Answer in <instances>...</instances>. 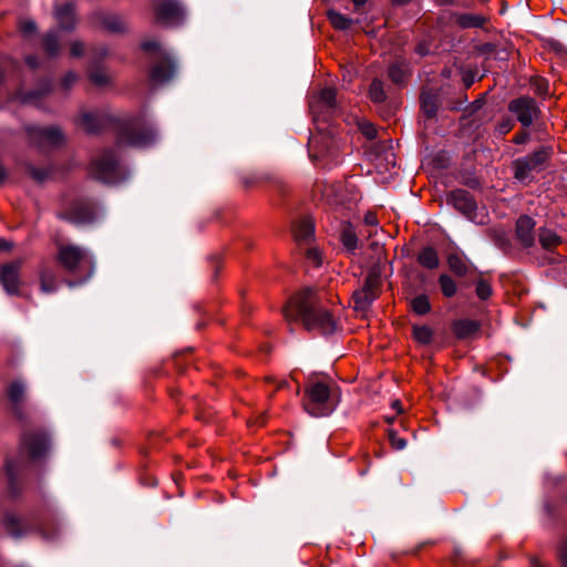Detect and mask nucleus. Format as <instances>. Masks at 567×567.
<instances>
[{"mask_svg":"<svg viewBox=\"0 0 567 567\" xmlns=\"http://www.w3.org/2000/svg\"><path fill=\"white\" fill-rule=\"evenodd\" d=\"M3 525L7 532L13 537H22L31 529L30 522L27 518L20 517L11 512L4 514Z\"/></svg>","mask_w":567,"mask_h":567,"instance_id":"nucleus-20","label":"nucleus"},{"mask_svg":"<svg viewBox=\"0 0 567 567\" xmlns=\"http://www.w3.org/2000/svg\"><path fill=\"white\" fill-rule=\"evenodd\" d=\"M389 439H390L392 447L395 450L400 451L406 446V440L398 436L394 432H390Z\"/></svg>","mask_w":567,"mask_h":567,"instance_id":"nucleus-44","label":"nucleus"},{"mask_svg":"<svg viewBox=\"0 0 567 567\" xmlns=\"http://www.w3.org/2000/svg\"><path fill=\"white\" fill-rule=\"evenodd\" d=\"M412 311L419 316H424L431 311L430 299L426 295L421 293L415 296L410 301Z\"/></svg>","mask_w":567,"mask_h":567,"instance_id":"nucleus-29","label":"nucleus"},{"mask_svg":"<svg viewBox=\"0 0 567 567\" xmlns=\"http://www.w3.org/2000/svg\"><path fill=\"white\" fill-rule=\"evenodd\" d=\"M449 203L463 214L470 221L483 225L485 223V215L477 212V205L473 196L464 189H454L449 195Z\"/></svg>","mask_w":567,"mask_h":567,"instance_id":"nucleus-11","label":"nucleus"},{"mask_svg":"<svg viewBox=\"0 0 567 567\" xmlns=\"http://www.w3.org/2000/svg\"><path fill=\"white\" fill-rule=\"evenodd\" d=\"M84 52V47L81 42H73L71 45V54L73 56H81Z\"/></svg>","mask_w":567,"mask_h":567,"instance_id":"nucleus-48","label":"nucleus"},{"mask_svg":"<svg viewBox=\"0 0 567 567\" xmlns=\"http://www.w3.org/2000/svg\"><path fill=\"white\" fill-rule=\"evenodd\" d=\"M315 235V226L310 219H302L293 226V236L298 244H309Z\"/></svg>","mask_w":567,"mask_h":567,"instance_id":"nucleus-22","label":"nucleus"},{"mask_svg":"<svg viewBox=\"0 0 567 567\" xmlns=\"http://www.w3.org/2000/svg\"><path fill=\"white\" fill-rule=\"evenodd\" d=\"M369 97L375 104L385 102L386 93L384 90V83L381 80L374 79L371 82L369 87Z\"/></svg>","mask_w":567,"mask_h":567,"instance_id":"nucleus-30","label":"nucleus"},{"mask_svg":"<svg viewBox=\"0 0 567 567\" xmlns=\"http://www.w3.org/2000/svg\"><path fill=\"white\" fill-rule=\"evenodd\" d=\"M111 75L102 69H94L90 72V80L97 86H105L111 83Z\"/></svg>","mask_w":567,"mask_h":567,"instance_id":"nucleus-39","label":"nucleus"},{"mask_svg":"<svg viewBox=\"0 0 567 567\" xmlns=\"http://www.w3.org/2000/svg\"><path fill=\"white\" fill-rule=\"evenodd\" d=\"M475 291H476L477 297L481 300L488 299L493 293V289H492L489 282L484 279L477 280Z\"/></svg>","mask_w":567,"mask_h":567,"instance_id":"nucleus-42","label":"nucleus"},{"mask_svg":"<svg viewBox=\"0 0 567 567\" xmlns=\"http://www.w3.org/2000/svg\"><path fill=\"white\" fill-rule=\"evenodd\" d=\"M415 52L421 56L427 55L430 53V47L425 42H420L415 48Z\"/></svg>","mask_w":567,"mask_h":567,"instance_id":"nucleus-50","label":"nucleus"},{"mask_svg":"<svg viewBox=\"0 0 567 567\" xmlns=\"http://www.w3.org/2000/svg\"><path fill=\"white\" fill-rule=\"evenodd\" d=\"M478 329V323L471 319H461L455 321L453 324L454 333L460 339H465L475 334Z\"/></svg>","mask_w":567,"mask_h":567,"instance_id":"nucleus-25","label":"nucleus"},{"mask_svg":"<svg viewBox=\"0 0 567 567\" xmlns=\"http://www.w3.org/2000/svg\"><path fill=\"white\" fill-rule=\"evenodd\" d=\"M410 75V68L405 61L399 60L389 66V78L398 85H404Z\"/></svg>","mask_w":567,"mask_h":567,"instance_id":"nucleus-23","label":"nucleus"},{"mask_svg":"<svg viewBox=\"0 0 567 567\" xmlns=\"http://www.w3.org/2000/svg\"><path fill=\"white\" fill-rule=\"evenodd\" d=\"M450 270L456 276L463 277L467 274L468 267L465 260L457 254H452L447 258Z\"/></svg>","mask_w":567,"mask_h":567,"instance_id":"nucleus-32","label":"nucleus"},{"mask_svg":"<svg viewBox=\"0 0 567 567\" xmlns=\"http://www.w3.org/2000/svg\"><path fill=\"white\" fill-rule=\"evenodd\" d=\"M32 142L40 146H58L63 142V135L56 127H32L29 131Z\"/></svg>","mask_w":567,"mask_h":567,"instance_id":"nucleus-15","label":"nucleus"},{"mask_svg":"<svg viewBox=\"0 0 567 567\" xmlns=\"http://www.w3.org/2000/svg\"><path fill=\"white\" fill-rule=\"evenodd\" d=\"M142 47L145 50H153V49H156L158 47V44L155 41H145V42H143Z\"/></svg>","mask_w":567,"mask_h":567,"instance_id":"nucleus-52","label":"nucleus"},{"mask_svg":"<svg viewBox=\"0 0 567 567\" xmlns=\"http://www.w3.org/2000/svg\"><path fill=\"white\" fill-rule=\"evenodd\" d=\"M538 239L542 247L546 250H550L561 243L560 237L554 230L548 228L539 229Z\"/></svg>","mask_w":567,"mask_h":567,"instance_id":"nucleus-28","label":"nucleus"},{"mask_svg":"<svg viewBox=\"0 0 567 567\" xmlns=\"http://www.w3.org/2000/svg\"><path fill=\"white\" fill-rule=\"evenodd\" d=\"M284 313L288 321H301L307 330H317L324 336L339 328L336 315L322 306L321 297L309 287L290 298Z\"/></svg>","mask_w":567,"mask_h":567,"instance_id":"nucleus-2","label":"nucleus"},{"mask_svg":"<svg viewBox=\"0 0 567 567\" xmlns=\"http://www.w3.org/2000/svg\"><path fill=\"white\" fill-rule=\"evenodd\" d=\"M58 262L69 272L82 275L85 279L94 272V260L89 252L76 245H59Z\"/></svg>","mask_w":567,"mask_h":567,"instance_id":"nucleus-4","label":"nucleus"},{"mask_svg":"<svg viewBox=\"0 0 567 567\" xmlns=\"http://www.w3.org/2000/svg\"><path fill=\"white\" fill-rule=\"evenodd\" d=\"M151 6L156 21L164 25L175 27L185 19V9L178 0H151Z\"/></svg>","mask_w":567,"mask_h":567,"instance_id":"nucleus-8","label":"nucleus"},{"mask_svg":"<svg viewBox=\"0 0 567 567\" xmlns=\"http://www.w3.org/2000/svg\"><path fill=\"white\" fill-rule=\"evenodd\" d=\"M409 1L410 0H393V2L396 3V4H403V3H406Z\"/></svg>","mask_w":567,"mask_h":567,"instance_id":"nucleus-62","label":"nucleus"},{"mask_svg":"<svg viewBox=\"0 0 567 567\" xmlns=\"http://www.w3.org/2000/svg\"><path fill=\"white\" fill-rule=\"evenodd\" d=\"M288 385V382L287 381H280L278 384H277V390L279 389H282L284 386Z\"/></svg>","mask_w":567,"mask_h":567,"instance_id":"nucleus-60","label":"nucleus"},{"mask_svg":"<svg viewBox=\"0 0 567 567\" xmlns=\"http://www.w3.org/2000/svg\"><path fill=\"white\" fill-rule=\"evenodd\" d=\"M367 1H368V0H352L353 4H354L355 7H358V8H359V7H362L363 4H365V3H367Z\"/></svg>","mask_w":567,"mask_h":567,"instance_id":"nucleus-58","label":"nucleus"},{"mask_svg":"<svg viewBox=\"0 0 567 567\" xmlns=\"http://www.w3.org/2000/svg\"><path fill=\"white\" fill-rule=\"evenodd\" d=\"M21 261H14L2 266L0 274V281L10 295H16L19 291V271Z\"/></svg>","mask_w":567,"mask_h":567,"instance_id":"nucleus-18","label":"nucleus"},{"mask_svg":"<svg viewBox=\"0 0 567 567\" xmlns=\"http://www.w3.org/2000/svg\"><path fill=\"white\" fill-rule=\"evenodd\" d=\"M19 468H20V462L19 461H17V460H7V462H6V473H7V477H8V485H9L10 492L13 495L17 494L16 482H17V474H18V470Z\"/></svg>","mask_w":567,"mask_h":567,"instance_id":"nucleus-31","label":"nucleus"},{"mask_svg":"<svg viewBox=\"0 0 567 567\" xmlns=\"http://www.w3.org/2000/svg\"><path fill=\"white\" fill-rule=\"evenodd\" d=\"M524 141H525V136H516L515 137V142L518 143V144L523 143Z\"/></svg>","mask_w":567,"mask_h":567,"instance_id":"nucleus-61","label":"nucleus"},{"mask_svg":"<svg viewBox=\"0 0 567 567\" xmlns=\"http://www.w3.org/2000/svg\"><path fill=\"white\" fill-rule=\"evenodd\" d=\"M421 109L427 117H433L436 114L439 106V96L432 91H423L420 96Z\"/></svg>","mask_w":567,"mask_h":567,"instance_id":"nucleus-26","label":"nucleus"},{"mask_svg":"<svg viewBox=\"0 0 567 567\" xmlns=\"http://www.w3.org/2000/svg\"><path fill=\"white\" fill-rule=\"evenodd\" d=\"M91 175L109 184L121 181L123 174L115 152L105 150L94 158L91 164Z\"/></svg>","mask_w":567,"mask_h":567,"instance_id":"nucleus-5","label":"nucleus"},{"mask_svg":"<svg viewBox=\"0 0 567 567\" xmlns=\"http://www.w3.org/2000/svg\"><path fill=\"white\" fill-rule=\"evenodd\" d=\"M439 285L443 296L446 298L453 297L457 291L456 282L446 274H442L439 277Z\"/></svg>","mask_w":567,"mask_h":567,"instance_id":"nucleus-34","label":"nucleus"},{"mask_svg":"<svg viewBox=\"0 0 567 567\" xmlns=\"http://www.w3.org/2000/svg\"><path fill=\"white\" fill-rule=\"evenodd\" d=\"M176 73V64L168 56L165 55L158 63H156L152 71L151 78L156 83H165L169 81Z\"/></svg>","mask_w":567,"mask_h":567,"instance_id":"nucleus-21","label":"nucleus"},{"mask_svg":"<svg viewBox=\"0 0 567 567\" xmlns=\"http://www.w3.org/2000/svg\"><path fill=\"white\" fill-rule=\"evenodd\" d=\"M359 128L368 140H373L377 137V128L372 123L363 121L359 123Z\"/></svg>","mask_w":567,"mask_h":567,"instance_id":"nucleus-43","label":"nucleus"},{"mask_svg":"<svg viewBox=\"0 0 567 567\" xmlns=\"http://www.w3.org/2000/svg\"><path fill=\"white\" fill-rule=\"evenodd\" d=\"M55 18L60 28L72 30L75 24L74 9L72 4L66 3L61 8H56Z\"/></svg>","mask_w":567,"mask_h":567,"instance_id":"nucleus-24","label":"nucleus"},{"mask_svg":"<svg viewBox=\"0 0 567 567\" xmlns=\"http://www.w3.org/2000/svg\"><path fill=\"white\" fill-rule=\"evenodd\" d=\"M109 120V115L102 111H83L78 124L89 133H97L107 124Z\"/></svg>","mask_w":567,"mask_h":567,"instance_id":"nucleus-16","label":"nucleus"},{"mask_svg":"<svg viewBox=\"0 0 567 567\" xmlns=\"http://www.w3.org/2000/svg\"><path fill=\"white\" fill-rule=\"evenodd\" d=\"M364 223L367 225H370V226H375L378 224V219H377V216L372 213H368L365 216H364Z\"/></svg>","mask_w":567,"mask_h":567,"instance_id":"nucleus-51","label":"nucleus"},{"mask_svg":"<svg viewBox=\"0 0 567 567\" xmlns=\"http://www.w3.org/2000/svg\"><path fill=\"white\" fill-rule=\"evenodd\" d=\"M61 217L76 225H85L95 219V210L90 203H79Z\"/></svg>","mask_w":567,"mask_h":567,"instance_id":"nucleus-17","label":"nucleus"},{"mask_svg":"<svg viewBox=\"0 0 567 567\" xmlns=\"http://www.w3.org/2000/svg\"><path fill=\"white\" fill-rule=\"evenodd\" d=\"M257 423H258L259 425H261V424L264 423V420H262V419H260V420H258V421H257Z\"/></svg>","mask_w":567,"mask_h":567,"instance_id":"nucleus-64","label":"nucleus"},{"mask_svg":"<svg viewBox=\"0 0 567 567\" xmlns=\"http://www.w3.org/2000/svg\"><path fill=\"white\" fill-rule=\"evenodd\" d=\"M545 91H546V83H545V82H542V85H538V86H537V92H538L539 94H542V93H543V92H545Z\"/></svg>","mask_w":567,"mask_h":567,"instance_id":"nucleus-59","label":"nucleus"},{"mask_svg":"<svg viewBox=\"0 0 567 567\" xmlns=\"http://www.w3.org/2000/svg\"><path fill=\"white\" fill-rule=\"evenodd\" d=\"M392 406L393 409H395L399 413L402 412V408H401V402L399 400H395L393 403H392Z\"/></svg>","mask_w":567,"mask_h":567,"instance_id":"nucleus-55","label":"nucleus"},{"mask_svg":"<svg viewBox=\"0 0 567 567\" xmlns=\"http://www.w3.org/2000/svg\"><path fill=\"white\" fill-rule=\"evenodd\" d=\"M379 279L375 276H368L362 289L353 293L355 309L365 310L377 298Z\"/></svg>","mask_w":567,"mask_h":567,"instance_id":"nucleus-14","label":"nucleus"},{"mask_svg":"<svg viewBox=\"0 0 567 567\" xmlns=\"http://www.w3.org/2000/svg\"><path fill=\"white\" fill-rule=\"evenodd\" d=\"M558 557L561 567H567V537L561 542L559 546Z\"/></svg>","mask_w":567,"mask_h":567,"instance_id":"nucleus-45","label":"nucleus"},{"mask_svg":"<svg viewBox=\"0 0 567 567\" xmlns=\"http://www.w3.org/2000/svg\"><path fill=\"white\" fill-rule=\"evenodd\" d=\"M339 400L332 388L322 381H310L306 388L303 409L311 416L321 417L330 415L337 408Z\"/></svg>","mask_w":567,"mask_h":567,"instance_id":"nucleus-3","label":"nucleus"},{"mask_svg":"<svg viewBox=\"0 0 567 567\" xmlns=\"http://www.w3.org/2000/svg\"><path fill=\"white\" fill-rule=\"evenodd\" d=\"M336 95L334 89L324 87L309 103L317 128V133L311 134L308 143L312 161L326 157L334 159L339 152L340 141L336 137L334 130L328 125L329 118L338 111Z\"/></svg>","mask_w":567,"mask_h":567,"instance_id":"nucleus-1","label":"nucleus"},{"mask_svg":"<svg viewBox=\"0 0 567 567\" xmlns=\"http://www.w3.org/2000/svg\"><path fill=\"white\" fill-rule=\"evenodd\" d=\"M340 240L344 248H347L349 251H352L357 248L358 238L351 226L343 227L340 234Z\"/></svg>","mask_w":567,"mask_h":567,"instance_id":"nucleus-35","label":"nucleus"},{"mask_svg":"<svg viewBox=\"0 0 567 567\" xmlns=\"http://www.w3.org/2000/svg\"><path fill=\"white\" fill-rule=\"evenodd\" d=\"M78 80V76L75 73H72V72H69L65 74V76L63 78V81H62V84L65 86V87H70L75 81Z\"/></svg>","mask_w":567,"mask_h":567,"instance_id":"nucleus-49","label":"nucleus"},{"mask_svg":"<svg viewBox=\"0 0 567 567\" xmlns=\"http://www.w3.org/2000/svg\"><path fill=\"white\" fill-rule=\"evenodd\" d=\"M509 130H511V126H509V124H507V123H506V124H502V125L499 126V132H501V133H507Z\"/></svg>","mask_w":567,"mask_h":567,"instance_id":"nucleus-56","label":"nucleus"},{"mask_svg":"<svg viewBox=\"0 0 567 567\" xmlns=\"http://www.w3.org/2000/svg\"><path fill=\"white\" fill-rule=\"evenodd\" d=\"M103 24L106 30L114 33L123 32L126 29L124 20L117 16H107L104 19Z\"/></svg>","mask_w":567,"mask_h":567,"instance_id":"nucleus-38","label":"nucleus"},{"mask_svg":"<svg viewBox=\"0 0 567 567\" xmlns=\"http://www.w3.org/2000/svg\"><path fill=\"white\" fill-rule=\"evenodd\" d=\"M536 223L535 220L527 216L523 215L520 216L516 221V237L520 245L525 248H529L534 246L535 243V236H534V229H535Z\"/></svg>","mask_w":567,"mask_h":567,"instance_id":"nucleus-19","label":"nucleus"},{"mask_svg":"<svg viewBox=\"0 0 567 567\" xmlns=\"http://www.w3.org/2000/svg\"><path fill=\"white\" fill-rule=\"evenodd\" d=\"M550 156L549 147H540L530 155L517 158L514 162V176L519 182L530 181L534 172H540Z\"/></svg>","mask_w":567,"mask_h":567,"instance_id":"nucleus-7","label":"nucleus"},{"mask_svg":"<svg viewBox=\"0 0 567 567\" xmlns=\"http://www.w3.org/2000/svg\"><path fill=\"white\" fill-rule=\"evenodd\" d=\"M55 276L51 271H43L41 274V290L49 293L55 291Z\"/></svg>","mask_w":567,"mask_h":567,"instance_id":"nucleus-41","label":"nucleus"},{"mask_svg":"<svg viewBox=\"0 0 567 567\" xmlns=\"http://www.w3.org/2000/svg\"><path fill=\"white\" fill-rule=\"evenodd\" d=\"M328 18L331 24L339 30H347L352 24V20L350 18L337 11H329Z\"/></svg>","mask_w":567,"mask_h":567,"instance_id":"nucleus-36","label":"nucleus"},{"mask_svg":"<svg viewBox=\"0 0 567 567\" xmlns=\"http://www.w3.org/2000/svg\"><path fill=\"white\" fill-rule=\"evenodd\" d=\"M417 261L421 266L427 269H435L439 266V256L436 250L433 247L423 248L419 256Z\"/></svg>","mask_w":567,"mask_h":567,"instance_id":"nucleus-27","label":"nucleus"},{"mask_svg":"<svg viewBox=\"0 0 567 567\" xmlns=\"http://www.w3.org/2000/svg\"><path fill=\"white\" fill-rule=\"evenodd\" d=\"M20 30L24 33V34H31L33 32H35L37 30V27H35V23L31 20H25V21H22L20 23Z\"/></svg>","mask_w":567,"mask_h":567,"instance_id":"nucleus-47","label":"nucleus"},{"mask_svg":"<svg viewBox=\"0 0 567 567\" xmlns=\"http://www.w3.org/2000/svg\"><path fill=\"white\" fill-rule=\"evenodd\" d=\"M413 336L417 342L427 344L432 340V330L427 326L414 327Z\"/></svg>","mask_w":567,"mask_h":567,"instance_id":"nucleus-40","label":"nucleus"},{"mask_svg":"<svg viewBox=\"0 0 567 567\" xmlns=\"http://www.w3.org/2000/svg\"><path fill=\"white\" fill-rule=\"evenodd\" d=\"M157 138L156 132L151 127H140L135 124L126 125L118 134V146L146 147Z\"/></svg>","mask_w":567,"mask_h":567,"instance_id":"nucleus-9","label":"nucleus"},{"mask_svg":"<svg viewBox=\"0 0 567 567\" xmlns=\"http://www.w3.org/2000/svg\"><path fill=\"white\" fill-rule=\"evenodd\" d=\"M307 258L313 262L315 266H319L321 264V255L319 249L317 248H308L307 249Z\"/></svg>","mask_w":567,"mask_h":567,"instance_id":"nucleus-46","label":"nucleus"},{"mask_svg":"<svg viewBox=\"0 0 567 567\" xmlns=\"http://www.w3.org/2000/svg\"><path fill=\"white\" fill-rule=\"evenodd\" d=\"M323 197L327 199L329 205L344 209H351L360 199L359 193L350 183H347L346 185L333 184L326 186Z\"/></svg>","mask_w":567,"mask_h":567,"instance_id":"nucleus-10","label":"nucleus"},{"mask_svg":"<svg viewBox=\"0 0 567 567\" xmlns=\"http://www.w3.org/2000/svg\"><path fill=\"white\" fill-rule=\"evenodd\" d=\"M43 44H44V49H45L47 53L50 56L56 55L59 52V49H60L56 32L52 31V32L47 33V35L43 39Z\"/></svg>","mask_w":567,"mask_h":567,"instance_id":"nucleus-37","label":"nucleus"},{"mask_svg":"<svg viewBox=\"0 0 567 567\" xmlns=\"http://www.w3.org/2000/svg\"><path fill=\"white\" fill-rule=\"evenodd\" d=\"M12 248V243L6 240V239H0V250H9Z\"/></svg>","mask_w":567,"mask_h":567,"instance_id":"nucleus-53","label":"nucleus"},{"mask_svg":"<svg viewBox=\"0 0 567 567\" xmlns=\"http://www.w3.org/2000/svg\"><path fill=\"white\" fill-rule=\"evenodd\" d=\"M25 394H27V386L21 380L12 381L7 388V395L11 402L13 413L20 421L27 420V415L23 410Z\"/></svg>","mask_w":567,"mask_h":567,"instance_id":"nucleus-13","label":"nucleus"},{"mask_svg":"<svg viewBox=\"0 0 567 567\" xmlns=\"http://www.w3.org/2000/svg\"><path fill=\"white\" fill-rule=\"evenodd\" d=\"M456 22L462 28H478L485 22V19L477 14L462 13L456 16Z\"/></svg>","mask_w":567,"mask_h":567,"instance_id":"nucleus-33","label":"nucleus"},{"mask_svg":"<svg viewBox=\"0 0 567 567\" xmlns=\"http://www.w3.org/2000/svg\"><path fill=\"white\" fill-rule=\"evenodd\" d=\"M25 61H27L28 65H30L31 68L38 66V61H37L35 56H28Z\"/></svg>","mask_w":567,"mask_h":567,"instance_id":"nucleus-54","label":"nucleus"},{"mask_svg":"<svg viewBox=\"0 0 567 567\" xmlns=\"http://www.w3.org/2000/svg\"><path fill=\"white\" fill-rule=\"evenodd\" d=\"M50 435L43 430L25 431L20 441L21 453L32 461L44 458L51 451Z\"/></svg>","mask_w":567,"mask_h":567,"instance_id":"nucleus-6","label":"nucleus"},{"mask_svg":"<svg viewBox=\"0 0 567 567\" xmlns=\"http://www.w3.org/2000/svg\"><path fill=\"white\" fill-rule=\"evenodd\" d=\"M530 567H545L536 558H532Z\"/></svg>","mask_w":567,"mask_h":567,"instance_id":"nucleus-57","label":"nucleus"},{"mask_svg":"<svg viewBox=\"0 0 567 567\" xmlns=\"http://www.w3.org/2000/svg\"><path fill=\"white\" fill-rule=\"evenodd\" d=\"M508 109L525 127L530 126L538 114L536 101L526 96L513 100Z\"/></svg>","mask_w":567,"mask_h":567,"instance_id":"nucleus-12","label":"nucleus"},{"mask_svg":"<svg viewBox=\"0 0 567 567\" xmlns=\"http://www.w3.org/2000/svg\"><path fill=\"white\" fill-rule=\"evenodd\" d=\"M4 178V169L0 166V182Z\"/></svg>","mask_w":567,"mask_h":567,"instance_id":"nucleus-63","label":"nucleus"}]
</instances>
